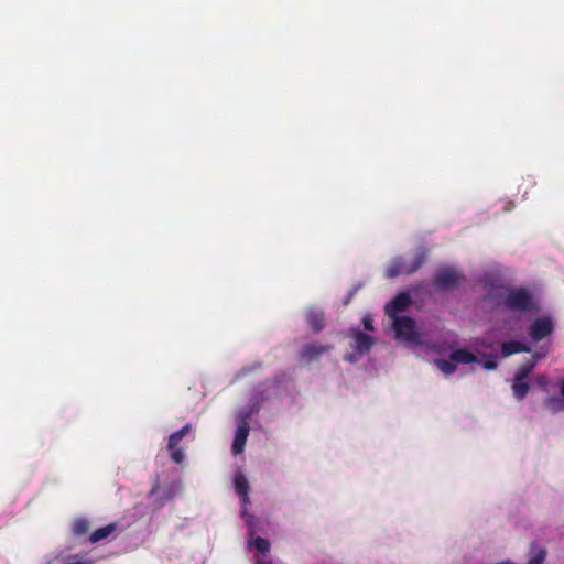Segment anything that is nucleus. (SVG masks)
Returning a JSON list of instances; mask_svg holds the SVG:
<instances>
[{"label": "nucleus", "instance_id": "10", "mask_svg": "<svg viewBox=\"0 0 564 564\" xmlns=\"http://www.w3.org/2000/svg\"><path fill=\"white\" fill-rule=\"evenodd\" d=\"M305 319L310 328L315 333L321 332L325 326L324 313L321 310L311 308L307 311Z\"/></svg>", "mask_w": 564, "mask_h": 564}, {"label": "nucleus", "instance_id": "19", "mask_svg": "<svg viewBox=\"0 0 564 564\" xmlns=\"http://www.w3.org/2000/svg\"><path fill=\"white\" fill-rule=\"evenodd\" d=\"M436 365L440 368L442 372L445 375H452L456 371V362L453 361L451 358L449 360L440 359L436 360Z\"/></svg>", "mask_w": 564, "mask_h": 564}, {"label": "nucleus", "instance_id": "27", "mask_svg": "<svg viewBox=\"0 0 564 564\" xmlns=\"http://www.w3.org/2000/svg\"><path fill=\"white\" fill-rule=\"evenodd\" d=\"M362 324H364V327L366 330H369V332L373 330L372 319L370 317H364Z\"/></svg>", "mask_w": 564, "mask_h": 564}, {"label": "nucleus", "instance_id": "9", "mask_svg": "<svg viewBox=\"0 0 564 564\" xmlns=\"http://www.w3.org/2000/svg\"><path fill=\"white\" fill-rule=\"evenodd\" d=\"M332 345L306 344L300 350V357L308 362L317 360L322 355L330 351Z\"/></svg>", "mask_w": 564, "mask_h": 564}, {"label": "nucleus", "instance_id": "24", "mask_svg": "<svg viewBox=\"0 0 564 564\" xmlns=\"http://www.w3.org/2000/svg\"><path fill=\"white\" fill-rule=\"evenodd\" d=\"M481 365L487 370H495V369H497L498 364L496 361V356L495 355H490V356L486 357V359L482 360Z\"/></svg>", "mask_w": 564, "mask_h": 564}, {"label": "nucleus", "instance_id": "7", "mask_svg": "<svg viewBox=\"0 0 564 564\" xmlns=\"http://www.w3.org/2000/svg\"><path fill=\"white\" fill-rule=\"evenodd\" d=\"M411 304V296L408 292H400L386 305V314L391 318L398 316V313L405 311Z\"/></svg>", "mask_w": 564, "mask_h": 564}, {"label": "nucleus", "instance_id": "8", "mask_svg": "<svg viewBox=\"0 0 564 564\" xmlns=\"http://www.w3.org/2000/svg\"><path fill=\"white\" fill-rule=\"evenodd\" d=\"M349 334L355 340V349L358 355H364L370 351L375 344L372 336L362 333L359 328H351Z\"/></svg>", "mask_w": 564, "mask_h": 564}, {"label": "nucleus", "instance_id": "15", "mask_svg": "<svg viewBox=\"0 0 564 564\" xmlns=\"http://www.w3.org/2000/svg\"><path fill=\"white\" fill-rule=\"evenodd\" d=\"M530 386L529 383L524 382V380H517V378L513 379L512 391L517 400H523L528 394Z\"/></svg>", "mask_w": 564, "mask_h": 564}, {"label": "nucleus", "instance_id": "29", "mask_svg": "<svg viewBox=\"0 0 564 564\" xmlns=\"http://www.w3.org/2000/svg\"><path fill=\"white\" fill-rule=\"evenodd\" d=\"M560 391H561V395L564 399V379L560 382Z\"/></svg>", "mask_w": 564, "mask_h": 564}, {"label": "nucleus", "instance_id": "1", "mask_svg": "<svg viewBox=\"0 0 564 564\" xmlns=\"http://www.w3.org/2000/svg\"><path fill=\"white\" fill-rule=\"evenodd\" d=\"M427 260V251L419 250L410 258L398 257L394 258L386 271V276L394 279L402 274H413L416 272Z\"/></svg>", "mask_w": 564, "mask_h": 564}, {"label": "nucleus", "instance_id": "17", "mask_svg": "<svg viewBox=\"0 0 564 564\" xmlns=\"http://www.w3.org/2000/svg\"><path fill=\"white\" fill-rule=\"evenodd\" d=\"M535 361L534 360H527L520 367L518 368L514 378L517 380H524L534 369Z\"/></svg>", "mask_w": 564, "mask_h": 564}, {"label": "nucleus", "instance_id": "22", "mask_svg": "<svg viewBox=\"0 0 564 564\" xmlns=\"http://www.w3.org/2000/svg\"><path fill=\"white\" fill-rule=\"evenodd\" d=\"M253 545L262 554L269 552V550H270L269 541L263 539V538H261V536H258V538L254 539Z\"/></svg>", "mask_w": 564, "mask_h": 564}, {"label": "nucleus", "instance_id": "30", "mask_svg": "<svg viewBox=\"0 0 564 564\" xmlns=\"http://www.w3.org/2000/svg\"><path fill=\"white\" fill-rule=\"evenodd\" d=\"M542 356L539 355V354H535L532 356V358L530 360H534L536 362L538 359H540Z\"/></svg>", "mask_w": 564, "mask_h": 564}, {"label": "nucleus", "instance_id": "5", "mask_svg": "<svg viewBox=\"0 0 564 564\" xmlns=\"http://www.w3.org/2000/svg\"><path fill=\"white\" fill-rule=\"evenodd\" d=\"M259 411V404H253L248 412H246L242 416L241 422L238 424L234 442L231 445V451L234 455L241 454L243 452L248 435H249V424L247 419H249L253 413Z\"/></svg>", "mask_w": 564, "mask_h": 564}, {"label": "nucleus", "instance_id": "18", "mask_svg": "<svg viewBox=\"0 0 564 564\" xmlns=\"http://www.w3.org/2000/svg\"><path fill=\"white\" fill-rule=\"evenodd\" d=\"M90 524L86 519H77L73 524V533L76 536L84 535L89 531Z\"/></svg>", "mask_w": 564, "mask_h": 564}, {"label": "nucleus", "instance_id": "2", "mask_svg": "<svg viewBox=\"0 0 564 564\" xmlns=\"http://www.w3.org/2000/svg\"><path fill=\"white\" fill-rule=\"evenodd\" d=\"M501 304L510 312L528 313L536 308L532 293L525 288L508 289Z\"/></svg>", "mask_w": 564, "mask_h": 564}, {"label": "nucleus", "instance_id": "16", "mask_svg": "<svg viewBox=\"0 0 564 564\" xmlns=\"http://www.w3.org/2000/svg\"><path fill=\"white\" fill-rule=\"evenodd\" d=\"M178 444L180 443H172L171 440H169L167 449L171 459L176 464H182L185 458V453L184 449L178 446Z\"/></svg>", "mask_w": 564, "mask_h": 564}, {"label": "nucleus", "instance_id": "4", "mask_svg": "<svg viewBox=\"0 0 564 564\" xmlns=\"http://www.w3.org/2000/svg\"><path fill=\"white\" fill-rule=\"evenodd\" d=\"M464 274L451 267L440 269L434 279L433 285L440 291H446L457 286L459 281L464 280Z\"/></svg>", "mask_w": 564, "mask_h": 564}, {"label": "nucleus", "instance_id": "25", "mask_svg": "<svg viewBox=\"0 0 564 564\" xmlns=\"http://www.w3.org/2000/svg\"><path fill=\"white\" fill-rule=\"evenodd\" d=\"M546 406L554 410V411H557L562 408V401L556 398V397H551L546 400L545 402Z\"/></svg>", "mask_w": 564, "mask_h": 564}, {"label": "nucleus", "instance_id": "12", "mask_svg": "<svg viewBox=\"0 0 564 564\" xmlns=\"http://www.w3.org/2000/svg\"><path fill=\"white\" fill-rule=\"evenodd\" d=\"M530 347L517 340L506 341L501 345V355L509 357L518 352H529Z\"/></svg>", "mask_w": 564, "mask_h": 564}, {"label": "nucleus", "instance_id": "28", "mask_svg": "<svg viewBox=\"0 0 564 564\" xmlns=\"http://www.w3.org/2000/svg\"><path fill=\"white\" fill-rule=\"evenodd\" d=\"M345 360L349 361V362H355L356 361V356L354 354L346 355L345 356Z\"/></svg>", "mask_w": 564, "mask_h": 564}, {"label": "nucleus", "instance_id": "26", "mask_svg": "<svg viewBox=\"0 0 564 564\" xmlns=\"http://www.w3.org/2000/svg\"><path fill=\"white\" fill-rule=\"evenodd\" d=\"M159 488H160V482H159V477H156L151 486V489H150V492H149V496L150 497H153L155 496L158 492H159Z\"/></svg>", "mask_w": 564, "mask_h": 564}, {"label": "nucleus", "instance_id": "6", "mask_svg": "<svg viewBox=\"0 0 564 564\" xmlns=\"http://www.w3.org/2000/svg\"><path fill=\"white\" fill-rule=\"evenodd\" d=\"M554 330V325L550 317H540L532 322L529 328V335L534 341H540L550 336Z\"/></svg>", "mask_w": 564, "mask_h": 564}, {"label": "nucleus", "instance_id": "11", "mask_svg": "<svg viewBox=\"0 0 564 564\" xmlns=\"http://www.w3.org/2000/svg\"><path fill=\"white\" fill-rule=\"evenodd\" d=\"M235 490L243 505L249 502V482L242 474H237L234 478Z\"/></svg>", "mask_w": 564, "mask_h": 564}, {"label": "nucleus", "instance_id": "23", "mask_svg": "<svg viewBox=\"0 0 564 564\" xmlns=\"http://www.w3.org/2000/svg\"><path fill=\"white\" fill-rule=\"evenodd\" d=\"M546 557V550L540 547L538 552L529 560L528 564H543Z\"/></svg>", "mask_w": 564, "mask_h": 564}, {"label": "nucleus", "instance_id": "14", "mask_svg": "<svg viewBox=\"0 0 564 564\" xmlns=\"http://www.w3.org/2000/svg\"><path fill=\"white\" fill-rule=\"evenodd\" d=\"M116 529H117L116 523H110L102 528H99L90 534L89 542L97 543L104 539H107L111 533H113L116 531Z\"/></svg>", "mask_w": 564, "mask_h": 564}, {"label": "nucleus", "instance_id": "21", "mask_svg": "<svg viewBox=\"0 0 564 564\" xmlns=\"http://www.w3.org/2000/svg\"><path fill=\"white\" fill-rule=\"evenodd\" d=\"M176 492V485L172 484L163 489L162 497L160 499V505H164L167 500L174 498Z\"/></svg>", "mask_w": 564, "mask_h": 564}, {"label": "nucleus", "instance_id": "13", "mask_svg": "<svg viewBox=\"0 0 564 564\" xmlns=\"http://www.w3.org/2000/svg\"><path fill=\"white\" fill-rule=\"evenodd\" d=\"M451 359L456 364H471L477 361V357L465 348L452 351Z\"/></svg>", "mask_w": 564, "mask_h": 564}, {"label": "nucleus", "instance_id": "20", "mask_svg": "<svg viewBox=\"0 0 564 564\" xmlns=\"http://www.w3.org/2000/svg\"><path fill=\"white\" fill-rule=\"evenodd\" d=\"M192 431L191 424H185L183 427L177 430L176 432L172 433L169 437L172 443H180L182 438L187 435Z\"/></svg>", "mask_w": 564, "mask_h": 564}, {"label": "nucleus", "instance_id": "3", "mask_svg": "<svg viewBox=\"0 0 564 564\" xmlns=\"http://www.w3.org/2000/svg\"><path fill=\"white\" fill-rule=\"evenodd\" d=\"M393 329L398 339L408 343H419L420 334L416 330L415 322L409 316H394Z\"/></svg>", "mask_w": 564, "mask_h": 564}, {"label": "nucleus", "instance_id": "31", "mask_svg": "<svg viewBox=\"0 0 564 564\" xmlns=\"http://www.w3.org/2000/svg\"><path fill=\"white\" fill-rule=\"evenodd\" d=\"M258 564H271V563L259 562Z\"/></svg>", "mask_w": 564, "mask_h": 564}]
</instances>
